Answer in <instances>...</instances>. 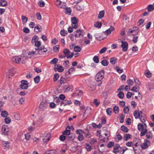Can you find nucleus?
I'll return each mask as SVG.
<instances>
[{"mask_svg": "<svg viewBox=\"0 0 154 154\" xmlns=\"http://www.w3.org/2000/svg\"><path fill=\"white\" fill-rule=\"evenodd\" d=\"M121 42V46L122 48V51H126L128 49V43L126 42H124L123 41H122Z\"/></svg>", "mask_w": 154, "mask_h": 154, "instance_id": "8", "label": "nucleus"}, {"mask_svg": "<svg viewBox=\"0 0 154 154\" xmlns=\"http://www.w3.org/2000/svg\"><path fill=\"white\" fill-rule=\"evenodd\" d=\"M75 137V135L74 134H70L66 136V139L69 141H72Z\"/></svg>", "mask_w": 154, "mask_h": 154, "instance_id": "13", "label": "nucleus"}, {"mask_svg": "<svg viewBox=\"0 0 154 154\" xmlns=\"http://www.w3.org/2000/svg\"><path fill=\"white\" fill-rule=\"evenodd\" d=\"M7 5V2L5 0H0V5L1 6L5 7Z\"/></svg>", "mask_w": 154, "mask_h": 154, "instance_id": "22", "label": "nucleus"}, {"mask_svg": "<svg viewBox=\"0 0 154 154\" xmlns=\"http://www.w3.org/2000/svg\"><path fill=\"white\" fill-rule=\"evenodd\" d=\"M95 37L97 40L99 41H101L104 39L102 37V35L100 34L96 35Z\"/></svg>", "mask_w": 154, "mask_h": 154, "instance_id": "24", "label": "nucleus"}, {"mask_svg": "<svg viewBox=\"0 0 154 154\" xmlns=\"http://www.w3.org/2000/svg\"><path fill=\"white\" fill-rule=\"evenodd\" d=\"M63 53L66 55H68L70 53H71L70 51L67 48H65L64 50Z\"/></svg>", "mask_w": 154, "mask_h": 154, "instance_id": "45", "label": "nucleus"}, {"mask_svg": "<svg viewBox=\"0 0 154 154\" xmlns=\"http://www.w3.org/2000/svg\"><path fill=\"white\" fill-rule=\"evenodd\" d=\"M133 39H132V42L134 43H136L137 41V39H138V36H134Z\"/></svg>", "mask_w": 154, "mask_h": 154, "instance_id": "55", "label": "nucleus"}, {"mask_svg": "<svg viewBox=\"0 0 154 154\" xmlns=\"http://www.w3.org/2000/svg\"><path fill=\"white\" fill-rule=\"evenodd\" d=\"M139 90V87L138 86H134L131 89V91H134L135 92H137V90Z\"/></svg>", "mask_w": 154, "mask_h": 154, "instance_id": "40", "label": "nucleus"}, {"mask_svg": "<svg viewBox=\"0 0 154 154\" xmlns=\"http://www.w3.org/2000/svg\"><path fill=\"white\" fill-rule=\"evenodd\" d=\"M66 11L65 13L66 14H67L69 15L71 14L72 10L70 8H66L65 9Z\"/></svg>", "mask_w": 154, "mask_h": 154, "instance_id": "30", "label": "nucleus"}, {"mask_svg": "<svg viewBox=\"0 0 154 154\" xmlns=\"http://www.w3.org/2000/svg\"><path fill=\"white\" fill-rule=\"evenodd\" d=\"M10 128L7 125H3L2 126V131L4 135H7L9 134Z\"/></svg>", "mask_w": 154, "mask_h": 154, "instance_id": "3", "label": "nucleus"}, {"mask_svg": "<svg viewBox=\"0 0 154 154\" xmlns=\"http://www.w3.org/2000/svg\"><path fill=\"white\" fill-rule=\"evenodd\" d=\"M114 145V142H110L107 144V147L108 148H111Z\"/></svg>", "mask_w": 154, "mask_h": 154, "instance_id": "63", "label": "nucleus"}, {"mask_svg": "<svg viewBox=\"0 0 154 154\" xmlns=\"http://www.w3.org/2000/svg\"><path fill=\"white\" fill-rule=\"evenodd\" d=\"M93 60L96 63H98L99 62V59L97 56H94L93 58Z\"/></svg>", "mask_w": 154, "mask_h": 154, "instance_id": "43", "label": "nucleus"}, {"mask_svg": "<svg viewBox=\"0 0 154 154\" xmlns=\"http://www.w3.org/2000/svg\"><path fill=\"white\" fill-rule=\"evenodd\" d=\"M127 83L129 85H132L134 84L133 81L131 79H129L127 80Z\"/></svg>", "mask_w": 154, "mask_h": 154, "instance_id": "64", "label": "nucleus"}, {"mask_svg": "<svg viewBox=\"0 0 154 154\" xmlns=\"http://www.w3.org/2000/svg\"><path fill=\"white\" fill-rule=\"evenodd\" d=\"M117 59L114 57H112L110 59V62L112 65H115L117 62Z\"/></svg>", "mask_w": 154, "mask_h": 154, "instance_id": "18", "label": "nucleus"}, {"mask_svg": "<svg viewBox=\"0 0 154 154\" xmlns=\"http://www.w3.org/2000/svg\"><path fill=\"white\" fill-rule=\"evenodd\" d=\"M61 2L59 0H56L55 2V4L56 6H58L60 8H62V7L61 6Z\"/></svg>", "mask_w": 154, "mask_h": 154, "instance_id": "41", "label": "nucleus"}, {"mask_svg": "<svg viewBox=\"0 0 154 154\" xmlns=\"http://www.w3.org/2000/svg\"><path fill=\"white\" fill-rule=\"evenodd\" d=\"M64 79L66 80H68V81H69L70 80L69 78V79H68L67 78H66V77L64 78L63 77H61L60 80V83L61 85L64 84V81H63Z\"/></svg>", "mask_w": 154, "mask_h": 154, "instance_id": "31", "label": "nucleus"}, {"mask_svg": "<svg viewBox=\"0 0 154 154\" xmlns=\"http://www.w3.org/2000/svg\"><path fill=\"white\" fill-rule=\"evenodd\" d=\"M39 6L40 7H43L45 6V2L42 0H41L38 2Z\"/></svg>", "mask_w": 154, "mask_h": 154, "instance_id": "50", "label": "nucleus"}, {"mask_svg": "<svg viewBox=\"0 0 154 154\" xmlns=\"http://www.w3.org/2000/svg\"><path fill=\"white\" fill-rule=\"evenodd\" d=\"M38 37L36 35L34 36L33 37L32 40V43H34V42H36V40L38 39Z\"/></svg>", "mask_w": 154, "mask_h": 154, "instance_id": "52", "label": "nucleus"}, {"mask_svg": "<svg viewBox=\"0 0 154 154\" xmlns=\"http://www.w3.org/2000/svg\"><path fill=\"white\" fill-rule=\"evenodd\" d=\"M131 135L129 134H125L124 137L125 138V139H124V140L126 141H127L131 138Z\"/></svg>", "mask_w": 154, "mask_h": 154, "instance_id": "32", "label": "nucleus"}, {"mask_svg": "<svg viewBox=\"0 0 154 154\" xmlns=\"http://www.w3.org/2000/svg\"><path fill=\"white\" fill-rule=\"evenodd\" d=\"M42 27L40 25H38L35 28L34 31L37 33L41 31Z\"/></svg>", "mask_w": 154, "mask_h": 154, "instance_id": "25", "label": "nucleus"}, {"mask_svg": "<svg viewBox=\"0 0 154 154\" xmlns=\"http://www.w3.org/2000/svg\"><path fill=\"white\" fill-rule=\"evenodd\" d=\"M14 74V69H10L7 72V75L8 78H10V75L13 76Z\"/></svg>", "mask_w": 154, "mask_h": 154, "instance_id": "20", "label": "nucleus"}, {"mask_svg": "<svg viewBox=\"0 0 154 154\" xmlns=\"http://www.w3.org/2000/svg\"><path fill=\"white\" fill-rule=\"evenodd\" d=\"M59 75L58 73H55L54 75V77L53 80L54 82H56L58 80L59 78Z\"/></svg>", "mask_w": 154, "mask_h": 154, "instance_id": "39", "label": "nucleus"}, {"mask_svg": "<svg viewBox=\"0 0 154 154\" xmlns=\"http://www.w3.org/2000/svg\"><path fill=\"white\" fill-rule=\"evenodd\" d=\"M138 129L139 131L143 132L144 130V128L143 127V124L141 123H139L137 125Z\"/></svg>", "mask_w": 154, "mask_h": 154, "instance_id": "17", "label": "nucleus"}, {"mask_svg": "<svg viewBox=\"0 0 154 154\" xmlns=\"http://www.w3.org/2000/svg\"><path fill=\"white\" fill-rule=\"evenodd\" d=\"M63 90L65 91V92H67L69 91L70 88L67 85H64L63 87Z\"/></svg>", "mask_w": 154, "mask_h": 154, "instance_id": "35", "label": "nucleus"}, {"mask_svg": "<svg viewBox=\"0 0 154 154\" xmlns=\"http://www.w3.org/2000/svg\"><path fill=\"white\" fill-rule=\"evenodd\" d=\"M147 9L149 12H150L154 10L153 5H149L147 7Z\"/></svg>", "mask_w": 154, "mask_h": 154, "instance_id": "42", "label": "nucleus"}, {"mask_svg": "<svg viewBox=\"0 0 154 154\" xmlns=\"http://www.w3.org/2000/svg\"><path fill=\"white\" fill-rule=\"evenodd\" d=\"M40 80V77L39 76L37 75L34 78V80L36 83H38Z\"/></svg>", "mask_w": 154, "mask_h": 154, "instance_id": "34", "label": "nucleus"}, {"mask_svg": "<svg viewBox=\"0 0 154 154\" xmlns=\"http://www.w3.org/2000/svg\"><path fill=\"white\" fill-rule=\"evenodd\" d=\"M54 66V70L55 71H58L60 72H62L64 71L63 66L59 64H55Z\"/></svg>", "mask_w": 154, "mask_h": 154, "instance_id": "9", "label": "nucleus"}, {"mask_svg": "<svg viewBox=\"0 0 154 154\" xmlns=\"http://www.w3.org/2000/svg\"><path fill=\"white\" fill-rule=\"evenodd\" d=\"M70 130H68L67 128H66V130L63 132V134L68 136L70 134Z\"/></svg>", "mask_w": 154, "mask_h": 154, "instance_id": "36", "label": "nucleus"}, {"mask_svg": "<svg viewBox=\"0 0 154 154\" xmlns=\"http://www.w3.org/2000/svg\"><path fill=\"white\" fill-rule=\"evenodd\" d=\"M116 71L119 73H120L123 72V70L122 69H120L119 66H116Z\"/></svg>", "mask_w": 154, "mask_h": 154, "instance_id": "57", "label": "nucleus"}, {"mask_svg": "<svg viewBox=\"0 0 154 154\" xmlns=\"http://www.w3.org/2000/svg\"><path fill=\"white\" fill-rule=\"evenodd\" d=\"M58 45H56L53 47V50L54 52L57 53L59 51Z\"/></svg>", "mask_w": 154, "mask_h": 154, "instance_id": "46", "label": "nucleus"}, {"mask_svg": "<svg viewBox=\"0 0 154 154\" xmlns=\"http://www.w3.org/2000/svg\"><path fill=\"white\" fill-rule=\"evenodd\" d=\"M86 148L88 151H91V146L88 144H86Z\"/></svg>", "mask_w": 154, "mask_h": 154, "instance_id": "60", "label": "nucleus"}, {"mask_svg": "<svg viewBox=\"0 0 154 154\" xmlns=\"http://www.w3.org/2000/svg\"><path fill=\"white\" fill-rule=\"evenodd\" d=\"M35 46L37 47L38 48L41 45L40 42L39 41H37L34 42Z\"/></svg>", "mask_w": 154, "mask_h": 154, "instance_id": "62", "label": "nucleus"}, {"mask_svg": "<svg viewBox=\"0 0 154 154\" xmlns=\"http://www.w3.org/2000/svg\"><path fill=\"white\" fill-rule=\"evenodd\" d=\"M76 8V10H80L83 9V7L82 5H77L75 6Z\"/></svg>", "mask_w": 154, "mask_h": 154, "instance_id": "61", "label": "nucleus"}, {"mask_svg": "<svg viewBox=\"0 0 154 154\" xmlns=\"http://www.w3.org/2000/svg\"><path fill=\"white\" fill-rule=\"evenodd\" d=\"M122 139V136H121L119 134H118L116 135V140H118L117 141H118L121 140Z\"/></svg>", "mask_w": 154, "mask_h": 154, "instance_id": "53", "label": "nucleus"}, {"mask_svg": "<svg viewBox=\"0 0 154 154\" xmlns=\"http://www.w3.org/2000/svg\"><path fill=\"white\" fill-rule=\"evenodd\" d=\"M118 97L120 99H122L124 97V93L122 92H120L118 94Z\"/></svg>", "mask_w": 154, "mask_h": 154, "instance_id": "48", "label": "nucleus"}, {"mask_svg": "<svg viewBox=\"0 0 154 154\" xmlns=\"http://www.w3.org/2000/svg\"><path fill=\"white\" fill-rule=\"evenodd\" d=\"M60 33L62 36H64L67 34V32L66 31H65L64 30L62 29L60 31Z\"/></svg>", "mask_w": 154, "mask_h": 154, "instance_id": "37", "label": "nucleus"}, {"mask_svg": "<svg viewBox=\"0 0 154 154\" xmlns=\"http://www.w3.org/2000/svg\"><path fill=\"white\" fill-rule=\"evenodd\" d=\"M144 74L148 78H149L151 76V73L149 70L146 71Z\"/></svg>", "mask_w": 154, "mask_h": 154, "instance_id": "38", "label": "nucleus"}, {"mask_svg": "<svg viewBox=\"0 0 154 154\" xmlns=\"http://www.w3.org/2000/svg\"><path fill=\"white\" fill-rule=\"evenodd\" d=\"M71 22L72 23V26L73 28L76 29L78 28V20L77 18L75 17H73L71 18Z\"/></svg>", "mask_w": 154, "mask_h": 154, "instance_id": "4", "label": "nucleus"}, {"mask_svg": "<svg viewBox=\"0 0 154 154\" xmlns=\"http://www.w3.org/2000/svg\"><path fill=\"white\" fill-rule=\"evenodd\" d=\"M136 29H134V28L132 29H130L128 32V36H135L137 35L139 32V30L138 28H135Z\"/></svg>", "mask_w": 154, "mask_h": 154, "instance_id": "1", "label": "nucleus"}, {"mask_svg": "<svg viewBox=\"0 0 154 154\" xmlns=\"http://www.w3.org/2000/svg\"><path fill=\"white\" fill-rule=\"evenodd\" d=\"M104 74V71L102 70L99 72L96 75L95 79L97 81H99L103 78Z\"/></svg>", "mask_w": 154, "mask_h": 154, "instance_id": "2", "label": "nucleus"}, {"mask_svg": "<svg viewBox=\"0 0 154 154\" xmlns=\"http://www.w3.org/2000/svg\"><path fill=\"white\" fill-rule=\"evenodd\" d=\"M35 50L36 51H38L37 53H36V51H34L29 52L28 53L29 55H33L34 54H35V55H37L38 54L42 55L44 54L43 51V50L40 49V48H35Z\"/></svg>", "mask_w": 154, "mask_h": 154, "instance_id": "7", "label": "nucleus"}, {"mask_svg": "<svg viewBox=\"0 0 154 154\" xmlns=\"http://www.w3.org/2000/svg\"><path fill=\"white\" fill-rule=\"evenodd\" d=\"M8 115V112L6 111H2L1 112V116L4 117H6Z\"/></svg>", "mask_w": 154, "mask_h": 154, "instance_id": "26", "label": "nucleus"}, {"mask_svg": "<svg viewBox=\"0 0 154 154\" xmlns=\"http://www.w3.org/2000/svg\"><path fill=\"white\" fill-rule=\"evenodd\" d=\"M94 26L96 27L100 28L102 26V23L99 21H97L94 23Z\"/></svg>", "mask_w": 154, "mask_h": 154, "instance_id": "23", "label": "nucleus"}, {"mask_svg": "<svg viewBox=\"0 0 154 154\" xmlns=\"http://www.w3.org/2000/svg\"><path fill=\"white\" fill-rule=\"evenodd\" d=\"M72 103L71 100H63L60 103V106H61L63 104H64V106H66L71 104Z\"/></svg>", "mask_w": 154, "mask_h": 154, "instance_id": "14", "label": "nucleus"}, {"mask_svg": "<svg viewBox=\"0 0 154 154\" xmlns=\"http://www.w3.org/2000/svg\"><path fill=\"white\" fill-rule=\"evenodd\" d=\"M112 109L111 108H108L106 109L107 114L109 115H110V113L112 112Z\"/></svg>", "mask_w": 154, "mask_h": 154, "instance_id": "58", "label": "nucleus"}, {"mask_svg": "<svg viewBox=\"0 0 154 154\" xmlns=\"http://www.w3.org/2000/svg\"><path fill=\"white\" fill-rule=\"evenodd\" d=\"M113 110L115 113H117L119 112V108L117 106H115L113 107Z\"/></svg>", "mask_w": 154, "mask_h": 154, "instance_id": "44", "label": "nucleus"}, {"mask_svg": "<svg viewBox=\"0 0 154 154\" xmlns=\"http://www.w3.org/2000/svg\"><path fill=\"white\" fill-rule=\"evenodd\" d=\"M146 138L148 139H152L153 138V135L151 132L150 131L146 132Z\"/></svg>", "mask_w": 154, "mask_h": 154, "instance_id": "15", "label": "nucleus"}, {"mask_svg": "<svg viewBox=\"0 0 154 154\" xmlns=\"http://www.w3.org/2000/svg\"><path fill=\"white\" fill-rule=\"evenodd\" d=\"M121 130L123 132L127 133L128 131V129L126 127H125L124 125H122L121 127Z\"/></svg>", "mask_w": 154, "mask_h": 154, "instance_id": "29", "label": "nucleus"}, {"mask_svg": "<svg viewBox=\"0 0 154 154\" xmlns=\"http://www.w3.org/2000/svg\"><path fill=\"white\" fill-rule=\"evenodd\" d=\"M58 60L57 58H54L51 61V64H56V63L57 62Z\"/></svg>", "mask_w": 154, "mask_h": 154, "instance_id": "47", "label": "nucleus"}, {"mask_svg": "<svg viewBox=\"0 0 154 154\" xmlns=\"http://www.w3.org/2000/svg\"><path fill=\"white\" fill-rule=\"evenodd\" d=\"M114 29L113 26H111L110 28L106 30L105 32V33L107 35L110 34L112 31H113Z\"/></svg>", "mask_w": 154, "mask_h": 154, "instance_id": "19", "label": "nucleus"}, {"mask_svg": "<svg viewBox=\"0 0 154 154\" xmlns=\"http://www.w3.org/2000/svg\"><path fill=\"white\" fill-rule=\"evenodd\" d=\"M47 106V104L44 103H42L39 105V109H44L46 108Z\"/></svg>", "mask_w": 154, "mask_h": 154, "instance_id": "27", "label": "nucleus"}, {"mask_svg": "<svg viewBox=\"0 0 154 154\" xmlns=\"http://www.w3.org/2000/svg\"><path fill=\"white\" fill-rule=\"evenodd\" d=\"M105 14V12L104 11L102 10L100 11L98 15V18L101 19L103 17Z\"/></svg>", "mask_w": 154, "mask_h": 154, "instance_id": "21", "label": "nucleus"}, {"mask_svg": "<svg viewBox=\"0 0 154 154\" xmlns=\"http://www.w3.org/2000/svg\"><path fill=\"white\" fill-rule=\"evenodd\" d=\"M21 18L23 21V22L26 23L28 20V18L25 16H22Z\"/></svg>", "mask_w": 154, "mask_h": 154, "instance_id": "49", "label": "nucleus"}, {"mask_svg": "<svg viewBox=\"0 0 154 154\" xmlns=\"http://www.w3.org/2000/svg\"><path fill=\"white\" fill-rule=\"evenodd\" d=\"M129 109L128 106H125L124 107L123 111L125 113H128L129 112Z\"/></svg>", "mask_w": 154, "mask_h": 154, "instance_id": "56", "label": "nucleus"}, {"mask_svg": "<svg viewBox=\"0 0 154 154\" xmlns=\"http://www.w3.org/2000/svg\"><path fill=\"white\" fill-rule=\"evenodd\" d=\"M133 115L136 119H139L141 116L139 113L138 112V111L137 110H136L134 112Z\"/></svg>", "mask_w": 154, "mask_h": 154, "instance_id": "16", "label": "nucleus"}, {"mask_svg": "<svg viewBox=\"0 0 154 154\" xmlns=\"http://www.w3.org/2000/svg\"><path fill=\"white\" fill-rule=\"evenodd\" d=\"M28 82L26 81L23 80L21 81L20 88L22 89H26L28 87Z\"/></svg>", "mask_w": 154, "mask_h": 154, "instance_id": "6", "label": "nucleus"}, {"mask_svg": "<svg viewBox=\"0 0 154 154\" xmlns=\"http://www.w3.org/2000/svg\"><path fill=\"white\" fill-rule=\"evenodd\" d=\"M11 119L9 117H7L5 119V121L6 123L9 124L11 122Z\"/></svg>", "mask_w": 154, "mask_h": 154, "instance_id": "59", "label": "nucleus"}, {"mask_svg": "<svg viewBox=\"0 0 154 154\" xmlns=\"http://www.w3.org/2000/svg\"><path fill=\"white\" fill-rule=\"evenodd\" d=\"M151 143L149 140L147 139L144 140V142L141 145V147L143 149H146L150 145Z\"/></svg>", "mask_w": 154, "mask_h": 154, "instance_id": "5", "label": "nucleus"}, {"mask_svg": "<svg viewBox=\"0 0 154 154\" xmlns=\"http://www.w3.org/2000/svg\"><path fill=\"white\" fill-rule=\"evenodd\" d=\"M74 51L75 52H80L82 49L78 45L75 46L74 47Z\"/></svg>", "mask_w": 154, "mask_h": 154, "instance_id": "28", "label": "nucleus"}, {"mask_svg": "<svg viewBox=\"0 0 154 154\" xmlns=\"http://www.w3.org/2000/svg\"><path fill=\"white\" fill-rule=\"evenodd\" d=\"M143 127H144L145 128L143 131L140 132V136L141 137L145 135L147 131V126L146 124L145 123H143Z\"/></svg>", "mask_w": 154, "mask_h": 154, "instance_id": "12", "label": "nucleus"}, {"mask_svg": "<svg viewBox=\"0 0 154 154\" xmlns=\"http://www.w3.org/2000/svg\"><path fill=\"white\" fill-rule=\"evenodd\" d=\"M107 49V48L104 47L100 50L99 51V53L101 54L103 53L106 51Z\"/></svg>", "mask_w": 154, "mask_h": 154, "instance_id": "54", "label": "nucleus"}, {"mask_svg": "<svg viewBox=\"0 0 154 154\" xmlns=\"http://www.w3.org/2000/svg\"><path fill=\"white\" fill-rule=\"evenodd\" d=\"M82 32V30L78 29L75 32H74V35L75 37L79 38L81 36H83Z\"/></svg>", "mask_w": 154, "mask_h": 154, "instance_id": "10", "label": "nucleus"}, {"mask_svg": "<svg viewBox=\"0 0 154 154\" xmlns=\"http://www.w3.org/2000/svg\"><path fill=\"white\" fill-rule=\"evenodd\" d=\"M23 58H20L18 57L15 56L12 58V60L13 62H14L16 63H20L21 59H22Z\"/></svg>", "mask_w": 154, "mask_h": 154, "instance_id": "11", "label": "nucleus"}, {"mask_svg": "<svg viewBox=\"0 0 154 154\" xmlns=\"http://www.w3.org/2000/svg\"><path fill=\"white\" fill-rule=\"evenodd\" d=\"M141 122L143 123H144L146 121V117L144 116H143L142 115H141V116L139 118Z\"/></svg>", "mask_w": 154, "mask_h": 154, "instance_id": "51", "label": "nucleus"}, {"mask_svg": "<svg viewBox=\"0 0 154 154\" xmlns=\"http://www.w3.org/2000/svg\"><path fill=\"white\" fill-rule=\"evenodd\" d=\"M101 63L103 66H106L108 65L109 62L106 60H104L101 61Z\"/></svg>", "mask_w": 154, "mask_h": 154, "instance_id": "33", "label": "nucleus"}]
</instances>
